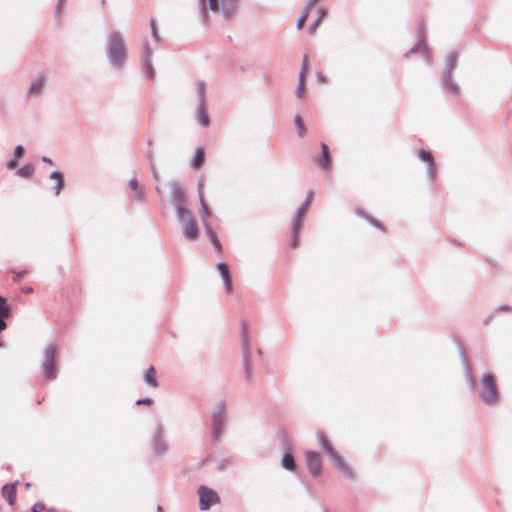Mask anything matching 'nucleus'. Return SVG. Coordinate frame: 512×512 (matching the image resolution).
I'll return each instance as SVG.
<instances>
[{
	"label": "nucleus",
	"mask_w": 512,
	"mask_h": 512,
	"mask_svg": "<svg viewBox=\"0 0 512 512\" xmlns=\"http://www.w3.org/2000/svg\"><path fill=\"white\" fill-rule=\"evenodd\" d=\"M169 187L170 201L175 208V215L178 222L181 224L183 235L188 241H195L198 237V229L195 219L193 218L190 209L187 207L185 186L171 180L169 182Z\"/></svg>",
	"instance_id": "nucleus-1"
},
{
	"label": "nucleus",
	"mask_w": 512,
	"mask_h": 512,
	"mask_svg": "<svg viewBox=\"0 0 512 512\" xmlns=\"http://www.w3.org/2000/svg\"><path fill=\"white\" fill-rule=\"evenodd\" d=\"M105 54L109 65L115 71H121L127 62V45L124 35L118 30H111L105 41Z\"/></svg>",
	"instance_id": "nucleus-2"
},
{
	"label": "nucleus",
	"mask_w": 512,
	"mask_h": 512,
	"mask_svg": "<svg viewBox=\"0 0 512 512\" xmlns=\"http://www.w3.org/2000/svg\"><path fill=\"white\" fill-rule=\"evenodd\" d=\"M239 0H199V10L203 21L208 20V10L220 11L223 18H231L237 10Z\"/></svg>",
	"instance_id": "nucleus-3"
},
{
	"label": "nucleus",
	"mask_w": 512,
	"mask_h": 512,
	"mask_svg": "<svg viewBox=\"0 0 512 512\" xmlns=\"http://www.w3.org/2000/svg\"><path fill=\"white\" fill-rule=\"evenodd\" d=\"M227 407L226 401L221 399L216 402L211 411V438L218 441L222 438L227 427Z\"/></svg>",
	"instance_id": "nucleus-4"
},
{
	"label": "nucleus",
	"mask_w": 512,
	"mask_h": 512,
	"mask_svg": "<svg viewBox=\"0 0 512 512\" xmlns=\"http://www.w3.org/2000/svg\"><path fill=\"white\" fill-rule=\"evenodd\" d=\"M480 400L487 406H495L499 401V394L494 376L490 372H486L480 379V387L478 389Z\"/></svg>",
	"instance_id": "nucleus-5"
},
{
	"label": "nucleus",
	"mask_w": 512,
	"mask_h": 512,
	"mask_svg": "<svg viewBox=\"0 0 512 512\" xmlns=\"http://www.w3.org/2000/svg\"><path fill=\"white\" fill-rule=\"evenodd\" d=\"M197 105L194 112V118L198 124L207 128L210 125V118L207 112L208 100L206 92V82L199 81L196 88Z\"/></svg>",
	"instance_id": "nucleus-6"
},
{
	"label": "nucleus",
	"mask_w": 512,
	"mask_h": 512,
	"mask_svg": "<svg viewBox=\"0 0 512 512\" xmlns=\"http://www.w3.org/2000/svg\"><path fill=\"white\" fill-rule=\"evenodd\" d=\"M43 359L41 361L40 367L42 370V376L47 380H54L56 378V367H55V357H56V344L49 343L45 346L43 350Z\"/></svg>",
	"instance_id": "nucleus-7"
},
{
	"label": "nucleus",
	"mask_w": 512,
	"mask_h": 512,
	"mask_svg": "<svg viewBox=\"0 0 512 512\" xmlns=\"http://www.w3.org/2000/svg\"><path fill=\"white\" fill-rule=\"evenodd\" d=\"M417 156L420 161L425 163L426 177L430 184L434 185L437 180V164L432 152L425 149H419Z\"/></svg>",
	"instance_id": "nucleus-8"
},
{
	"label": "nucleus",
	"mask_w": 512,
	"mask_h": 512,
	"mask_svg": "<svg viewBox=\"0 0 512 512\" xmlns=\"http://www.w3.org/2000/svg\"><path fill=\"white\" fill-rule=\"evenodd\" d=\"M165 429L164 426L160 423L156 424L153 433H152V443L151 449L155 455L161 456L164 455L167 450V444L164 439Z\"/></svg>",
	"instance_id": "nucleus-9"
},
{
	"label": "nucleus",
	"mask_w": 512,
	"mask_h": 512,
	"mask_svg": "<svg viewBox=\"0 0 512 512\" xmlns=\"http://www.w3.org/2000/svg\"><path fill=\"white\" fill-rule=\"evenodd\" d=\"M198 495L201 510H208L212 505L217 504L220 501L217 492L204 485H201L198 488Z\"/></svg>",
	"instance_id": "nucleus-10"
},
{
	"label": "nucleus",
	"mask_w": 512,
	"mask_h": 512,
	"mask_svg": "<svg viewBox=\"0 0 512 512\" xmlns=\"http://www.w3.org/2000/svg\"><path fill=\"white\" fill-rule=\"evenodd\" d=\"M48 79L45 75H37L32 79L30 85L27 88L26 96L29 99H37L41 97L47 85Z\"/></svg>",
	"instance_id": "nucleus-11"
},
{
	"label": "nucleus",
	"mask_w": 512,
	"mask_h": 512,
	"mask_svg": "<svg viewBox=\"0 0 512 512\" xmlns=\"http://www.w3.org/2000/svg\"><path fill=\"white\" fill-rule=\"evenodd\" d=\"M306 462L309 472L312 476L317 477L322 472V463L320 454L314 451H307Z\"/></svg>",
	"instance_id": "nucleus-12"
},
{
	"label": "nucleus",
	"mask_w": 512,
	"mask_h": 512,
	"mask_svg": "<svg viewBox=\"0 0 512 512\" xmlns=\"http://www.w3.org/2000/svg\"><path fill=\"white\" fill-rule=\"evenodd\" d=\"M313 196H314V192L312 190H309L306 195L305 201L296 210L295 215L293 217L295 230L300 228L301 223H302V217L306 213V211L313 199Z\"/></svg>",
	"instance_id": "nucleus-13"
},
{
	"label": "nucleus",
	"mask_w": 512,
	"mask_h": 512,
	"mask_svg": "<svg viewBox=\"0 0 512 512\" xmlns=\"http://www.w3.org/2000/svg\"><path fill=\"white\" fill-rule=\"evenodd\" d=\"M441 84L443 89L451 94L452 96H457L460 93V87L458 83L452 78V73H448V76L446 73L441 74Z\"/></svg>",
	"instance_id": "nucleus-14"
},
{
	"label": "nucleus",
	"mask_w": 512,
	"mask_h": 512,
	"mask_svg": "<svg viewBox=\"0 0 512 512\" xmlns=\"http://www.w3.org/2000/svg\"><path fill=\"white\" fill-rule=\"evenodd\" d=\"M241 348L243 357L247 359L251 355V334L245 323L241 324Z\"/></svg>",
	"instance_id": "nucleus-15"
},
{
	"label": "nucleus",
	"mask_w": 512,
	"mask_h": 512,
	"mask_svg": "<svg viewBox=\"0 0 512 512\" xmlns=\"http://www.w3.org/2000/svg\"><path fill=\"white\" fill-rule=\"evenodd\" d=\"M331 460L333 461L334 467L343 474L347 479H353L354 478V472L352 468L347 465L341 456L337 453L334 455Z\"/></svg>",
	"instance_id": "nucleus-16"
},
{
	"label": "nucleus",
	"mask_w": 512,
	"mask_h": 512,
	"mask_svg": "<svg viewBox=\"0 0 512 512\" xmlns=\"http://www.w3.org/2000/svg\"><path fill=\"white\" fill-rule=\"evenodd\" d=\"M217 269L224 282L226 292L231 293L233 290V283L228 265L224 262H220L217 264Z\"/></svg>",
	"instance_id": "nucleus-17"
},
{
	"label": "nucleus",
	"mask_w": 512,
	"mask_h": 512,
	"mask_svg": "<svg viewBox=\"0 0 512 512\" xmlns=\"http://www.w3.org/2000/svg\"><path fill=\"white\" fill-rule=\"evenodd\" d=\"M129 188L134 192L135 198L138 202H144L146 199V191L144 186L140 185L136 178H131L128 182Z\"/></svg>",
	"instance_id": "nucleus-18"
},
{
	"label": "nucleus",
	"mask_w": 512,
	"mask_h": 512,
	"mask_svg": "<svg viewBox=\"0 0 512 512\" xmlns=\"http://www.w3.org/2000/svg\"><path fill=\"white\" fill-rule=\"evenodd\" d=\"M17 484L18 482L16 481L14 483L5 484L2 487V494L4 498L7 500L8 504L11 506L14 505L16 501Z\"/></svg>",
	"instance_id": "nucleus-19"
},
{
	"label": "nucleus",
	"mask_w": 512,
	"mask_h": 512,
	"mask_svg": "<svg viewBox=\"0 0 512 512\" xmlns=\"http://www.w3.org/2000/svg\"><path fill=\"white\" fill-rule=\"evenodd\" d=\"M462 362L464 365V378L467 383V386L470 390H474L476 386V381L472 373V369L469 365L467 356L465 354H462Z\"/></svg>",
	"instance_id": "nucleus-20"
},
{
	"label": "nucleus",
	"mask_w": 512,
	"mask_h": 512,
	"mask_svg": "<svg viewBox=\"0 0 512 512\" xmlns=\"http://www.w3.org/2000/svg\"><path fill=\"white\" fill-rule=\"evenodd\" d=\"M458 56V52L456 51H451L446 55L442 73H446L447 75L448 73H453L457 64Z\"/></svg>",
	"instance_id": "nucleus-21"
},
{
	"label": "nucleus",
	"mask_w": 512,
	"mask_h": 512,
	"mask_svg": "<svg viewBox=\"0 0 512 512\" xmlns=\"http://www.w3.org/2000/svg\"><path fill=\"white\" fill-rule=\"evenodd\" d=\"M317 164L319 167L325 170H329L331 167L330 151L325 143L321 144V157Z\"/></svg>",
	"instance_id": "nucleus-22"
},
{
	"label": "nucleus",
	"mask_w": 512,
	"mask_h": 512,
	"mask_svg": "<svg viewBox=\"0 0 512 512\" xmlns=\"http://www.w3.org/2000/svg\"><path fill=\"white\" fill-rule=\"evenodd\" d=\"M317 439H318L319 445L324 449V451L330 457V459L338 453L333 448L332 444L330 443V441L326 438V436L323 433H317Z\"/></svg>",
	"instance_id": "nucleus-23"
},
{
	"label": "nucleus",
	"mask_w": 512,
	"mask_h": 512,
	"mask_svg": "<svg viewBox=\"0 0 512 512\" xmlns=\"http://www.w3.org/2000/svg\"><path fill=\"white\" fill-rule=\"evenodd\" d=\"M49 178L55 181L54 194L58 196L64 188V176L60 171H53L50 173Z\"/></svg>",
	"instance_id": "nucleus-24"
},
{
	"label": "nucleus",
	"mask_w": 512,
	"mask_h": 512,
	"mask_svg": "<svg viewBox=\"0 0 512 512\" xmlns=\"http://www.w3.org/2000/svg\"><path fill=\"white\" fill-rule=\"evenodd\" d=\"M415 53H421L425 60L428 61L429 60V50L426 46V44L424 43L423 40H420L418 43H416L406 54L405 56L406 57H409L410 55L412 54H415Z\"/></svg>",
	"instance_id": "nucleus-25"
},
{
	"label": "nucleus",
	"mask_w": 512,
	"mask_h": 512,
	"mask_svg": "<svg viewBox=\"0 0 512 512\" xmlns=\"http://www.w3.org/2000/svg\"><path fill=\"white\" fill-rule=\"evenodd\" d=\"M202 223H203V226L205 227L206 234H207L212 246L216 249V251L219 252L221 249V244H220V241L218 240L216 234L212 230L208 221H206L205 219H202Z\"/></svg>",
	"instance_id": "nucleus-26"
},
{
	"label": "nucleus",
	"mask_w": 512,
	"mask_h": 512,
	"mask_svg": "<svg viewBox=\"0 0 512 512\" xmlns=\"http://www.w3.org/2000/svg\"><path fill=\"white\" fill-rule=\"evenodd\" d=\"M204 159H205L204 149L202 147H197L195 149L194 156L190 162V166L193 169H199L203 165Z\"/></svg>",
	"instance_id": "nucleus-27"
},
{
	"label": "nucleus",
	"mask_w": 512,
	"mask_h": 512,
	"mask_svg": "<svg viewBox=\"0 0 512 512\" xmlns=\"http://www.w3.org/2000/svg\"><path fill=\"white\" fill-rule=\"evenodd\" d=\"M141 70L148 79L152 80L155 77L156 73L151 58H141Z\"/></svg>",
	"instance_id": "nucleus-28"
},
{
	"label": "nucleus",
	"mask_w": 512,
	"mask_h": 512,
	"mask_svg": "<svg viewBox=\"0 0 512 512\" xmlns=\"http://www.w3.org/2000/svg\"><path fill=\"white\" fill-rule=\"evenodd\" d=\"M143 381L150 387H158V381L156 378V371L154 366H150L143 375Z\"/></svg>",
	"instance_id": "nucleus-29"
},
{
	"label": "nucleus",
	"mask_w": 512,
	"mask_h": 512,
	"mask_svg": "<svg viewBox=\"0 0 512 512\" xmlns=\"http://www.w3.org/2000/svg\"><path fill=\"white\" fill-rule=\"evenodd\" d=\"M355 214L361 218H364L365 220H367L372 226H374L375 228L379 229V230H384L383 226L381 223H379L376 219H374L372 216H370L369 214H367L363 209L361 208H356L355 209Z\"/></svg>",
	"instance_id": "nucleus-30"
},
{
	"label": "nucleus",
	"mask_w": 512,
	"mask_h": 512,
	"mask_svg": "<svg viewBox=\"0 0 512 512\" xmlns=\"http://www.w3.org/2000/svg\"><path fill=\"white\" fill-rule=\"evenodd\" d=\"M281 466L288 471H294L296 469V464L294 457L291 453H285L281 458Z\"/></svg>",
	"instance_id": "nucleus-31"
},
{
	"label": "nucleus",
	"mask_w": 512,
	"mask_h": 512,
	"mask_svg": "<svg viewBox=\"0 0 512 512\" xmlns=\"http://www.w3.org/2000/svg\"><path fill=\"white\" fill-rule=\"evenodd\" d=\"M34 173V166L32 164H26L20 167L16 171V175L23 178H28Z\"/></svg>",
	"instance_id": "nucleus-32"
},
{
	"label": "nucleus",
	"mask_w": 512,
	"mask_h": 512,
	"mask_svg": "<svg viewBox=\"0 0 512 512\" xmlns=\"http://www.w3.org/2000/svg\"><path fill=\"white\" fill-rule=\"evenodd\" d=\"M198 196H199V202H200V213L202 215V219H205L207 221V218L209 217V211L204 203V200H203V197H202V193H201V189H200V184L198 185Z\"/></svg>",
	"instance_id": "nucleus-33"
},
{
	"label": "nucleus",
	"mask_w": 512,
	"mask_h": 512,
	"mask_svg": "<svg viewBox=\"0 0 512 512\" xmlns=\"http://www.w3.org/2000/svg\"><path fill=\"white\" fill-rule=\"evenodd\" d=\"M294 123L297 127L298 136L303 137L306 133V128L300 115L295 116Z\"/></svg>",
	"instance_id": "nucleus-34"
},
{
	"label": "nucleus",
	"mask_w": 512,
	"mask_h": 512,
	"mask_svg": "<svg viewBox=\"0 0 512 512\" xmlns=\"http://www.w3.org/2000/svg\"><path fill=\"white\" fill-rule=\"evenodd\" d=\"M10 314V308L7 300L0 295V316H8Z\"/></svg>",
	"instance_id": "nucleus-35"
},
{
	"label": "nucleus",
	"mask_w": 512,
	"mask_h": 512,
	"mask_svg": "<svg viewBox=\"0 0 512 512\" xmlns=\"http://www.w3.org/2000/svg\"><path fill=\"white\" fill-rule=\"evenodd\" d=\"M300 230H301V227L298 228L297 230H295V228H294V220H292V236H291V240H290L291 241L290 245H291V247L293 249L297 248V245H298L297 244V242H298V236L297 235L300 232Z\"/></svg>",
	"instance_id": "nucleus-36"
},
{
	"label": "nucleus",
	"mask_w": 512,
	"mask_h": 512,
	"mask_svg": "<svg viewBox=\"0 0 512 512\" xmlns=\"http://www.w3.org/2000/svg\"><path fill=\"white\" fill-rule=\"evenodd\" d=\"M141 58H152V50L146 40L143 42V52Z\"/></svg>",
	"instance_id": "nucleus-37"
},
{
	"label": "nucleus",
	"mask_w": 512,
	"mask_h": 512,
	"mask_svg": "<svg viewBox=\"0 0 512 512\" xmlns=\"http://www.w3.org/2000/svg\"><path fill=\"white\" fill-rule=\"evenodd\" d=\"M250 357H251V355H249L247 357V359L243 357V363H244L245 373H246L247 378H250L252 375V369L250 367Z\"/></svg>",
	"instance_id": "nucleus-38"
},
{
	"label": "nucleus",
	"mask_w": 512,
	"mask_h": 512,
	"mask_svg": "<svg viewBox=\"0 0 512 512\" xmlns=\"http://www.w3.org/2000/svg\"><path fill=\"white\" fill-rule=\"evenodd\" d=\"M150 24H151V34H152V37H153V39L156 42H158L160 40V36H159L158 31H157V29L155 27V21L152 19L150 21Z\"/></svg>",
	"instance_id": "nucleus-39"
},
{
	"label": "nucleus",
	"mask_w": 512,
	"mask_h": 512,
	"mask_svg": "<svg viewBox=\"0 0 512 512\" xmlns=\"http://www.w3.org/2000/svg\"><path fill=\"white\" fill-rule=\"evenodd\" d=\"M304 93H305V84L298 83L296 91H295L296 97L301 99L304 97Z\"/></svg>",
	"instance_id": "nucleus-40"
},
{
	"label": "nucleus",
	"mask_w": 512,
	"mask_h": 512,
	"mask_svg": "<svg viewBox=\"0 0 512 512\" xmlns=\"http://www.w3.org/2000/svg\"><path fill=\"white\" fill-rule=\"evenodd\" d=\"M25 153V149L22 145H17L15 148H14V155H15V158H19V157H22Z\"/></svg>",
	"instance_id": "nucleus-41"
},
{
	"label": "nucleus",
	"mask_w": 512,
	"mask_h": 512,
	"mask_svg": "<svg viewBox=\"0 0 512 512\" xmlns=\"http://www.w3.org/2000/svg\"><path fill=\"white\" fill-rule=\"evenodd\" d=\"M45 509V505L44 503L42 502H37L35 503L32 508H31V511L32 512H42V510Z\"/></svg>",
	"instance_id": "nucleus-42"
},
{
	"label": "nucleus",
	"mask_w": 512,
	"mask_h": 512,
	"mask_svg": "<svg viewBox=\"0 0 512 512\" xmlns=\"http://www.w3.org/2000/svg\"><path fill=\"white\" fill-rule=\"evenodd\" d=\"M320 24V20L316 19L308 28V33L313 34Z\"/></svg>",
	"instance_id": "nucleus-43"
},
{
	"label": "nucleus",
	"mask_w": 512,
	"mask_h": 512,
	"mask_svg": "<svg viewBox=\"0 0 512 512\" xmlns=\"http://www.w3.org/2000/svg\"><path fill=\"white\" fill-rule=\"evenodd\" d=\"M149 161H150V169H151L152 177L157 181V180H159V174H158L157 170L155 169L150 158H149Z\"/></svg>",
	"instance_id": "nucleus-44"
},
{
	"label": "nucleus",
	"mask_w": 512,
	"mask_h": 512,
	"mask_svg": "<svg viewBox=\"0 0 512 512\" xmlns=\"http://www.w3.org/2000/svg\"><path fill=\"white\" fill-rule=\"evenodd\" d=\"M153 403V400L151 398H142L136 401L137 405L145 404V405H151Z\"/></svg>",
	"instance_id": "nucleus-45"
},
{
	"label": "nucleus",
	"mask_w": 512,
	"mask_h": 512,
	"mask_svg": "<svg viewBox=\"0 0 512 512\" xmlns=\"http://www.w3.org/2000/svg\"><path fill=\"white\" fill-rule=\"evenodd\" d=\"M17 165V159L16 158H13V159H10L7 163H6V166L8 169H14Z\"/></svg>",
	"instance_id": "nucleus-46"
},
{
	"label": "nucleus",
	"mask_w": 512,
	"mask_h": 512,
	"mask_svg": "<svg viewBox=\"0 0 512 512\" xmlns=\"http://www.w3.org/2000/svg\"><path fill=\"white\" fill-rule=\"evenodd\" d=\"M307 72L300 71L298 76V83L305 84V75Z\"/></svg>",
	"instance_id": "nucleus-47"
},
{
	"label": "nucleus",
	"mask_w": 512,
	"mask_h": 512,
	"mask_svg": "<svg viewBox=\"0 0 512 512\" xmlns=\"http://www.w3.org/2000/svg\"><path fill=\"white\" fill-rule=\"evenodd\" d=\"M5 317L6 316H0V332H2L7 326V324L4 320Z\"/></svg>",
	"instance_id": "nucleus-48"
},
{
	"label": "nucleus",
	"mask_w": 512,
	"mask_h": 512,
	"mask_svg": "<svg viewBox=\"0 0 512 512\" xmlns=\"http://www.w3.org/2000/svg\"><path fill=\"white\" fill-rule=\"evenodd\" d=\"M318 12H319V15H318L317 19H319L321 21V19L326 15V10L322 7H319Z\"/></svg>",
	"instance_id": "nucleus-49"
},
{
	"label": "nucleus",
	"mask_w": 512,
	"mask_h": 512,
	"mask_svg": "<svg viewBox=\"0 0 512 512\" xmlns=\"http://www.w3.org/2000/svg\"><path fill=\"white\" fill-rule=\"evenodd\" d=\"M26 273H27L26 270H22V271L15 273L14 279L18 280V279L22 278Z\"/></svg>",
	"instance_id": "nucleus-50"
},
{
	"label": "nucleus",
	"mask_w": 512,
	"mask_h": 512,
	"mask_svg": "<svg viewBox=\"0 0 512 512\" xmlns=\"http://www.w3.org/2000/svg\"><path fill=\"white\" fill-rule=\"evenodd\" d=\"M300 71L307 72V56L306 55L303 57L302 67H301Z\"/></svg>",
	"instance_id": "nucleus-51"
},
{
	"label": "nucleus",
	"mask_w": 512,
	"mask_h": 512,
	"mask_svg": "<svg viewBox=\"0 0 512 512\" xmlns=\"http://www.w3.org/2000/svg\"><path fill=\"white\" fill-rule=\"evenodd\" d=\"M317 81L320 83V84H325L326 83V77L322 74H318L317 75Z\"/></svg>",
	"instance_id": "nucleus-52"
},
{
	"label": "nucleus",
	"mask_w": 512,
	"mask_h": 512,
	"mask_svg": "<svg viewBox=\"0 0 512 512\" xmlns=\"http://www.w3.org/2000/svg\"><path fill=\"white\" fill-rule=\"evenodd\" d=\"M41 160H42L43 162H45V163H48V164H50V165H53V161H52V159H51V158H49V157H47V156H43V157L41 158Z\"/></svg>",
	"instance_id": "nucleus-53"
},
{
	"label": "nucleus",
	"mask_w": 512,
	"mask_h": 512,
	"mask_svg": "<svg viewBox=\"0 0 512 512\" xmlns=\"http://www.w3.org/2000/svg\"><path fill=\"white\" fill-rule=\"evenodd\" d=\"M498 310H502V311H510L511 310V307L508 306V305H501L497 308Z\"/></svg>",
	"instance_id": "nucleus-54"
},
{
	"label": "nucleus",
	"mask_w": 512,
	"mask_h": 512,
	"mask_svg": "<svg viewBox=\"0 0 512 512\" xmlns=\"http://www.w3.org/2000/svg\"><path fill=\"white\" fill-rule=\"evenodd\" d=\"M64 3H65V0H58V4L56 6V13L59 11L60 6L63 5Z\"/></svg>",
	"instance_id": "nucleus-55"
},
{
	"label": "nucleus",
	"mask_w": 512,
	"mask_h": 512,
	"mask_svg": "<svg viewBox=\"0 0 512 512\" xmlns=\"http://www.w3.org/2000/svg\"><path fill=\"white\" fill-rule=\"evenodd\" d=\"M31 292H32V288H30V287L24 289L25 294H29Z\"/></svg>",
	"instance_id": "nucleus-56"
},
{
	"label": "nucleus",
	"mask_w": 512,
	"mask_h": 512,
	"mask_svg": "<svg viewBox=\"0 0 512 512\" xmlns=\"http://www.w3.org/2000/svg\"><path fill=\"white\" fill-rule=\"evenodd\" d=\"M155 190H156V193H157V194L161 195V193H162V192H161V190H160V188H159V187H156V189H155Z\"/></svg>",
	"instance_id": "nucleus-57"
},
{
	"label": "nucleus",
	"mask_w": 512,
	"mask_h": 512,
	"mask_svg": "<svg viewBox=\"0 0 512 512\" xmlns=\"http://www.w3.org/2000/svg\"><path fill=\"white\" fill-rule=\"evenodd\" d=\"M157 510H158V512H162V507H161V506H158V507H157Z\"/></svg>",
	"instance_id": "nucleus-58"
},
{
	"label": "nucleus",
	"mask_w": 512,
	"mask_h": 512,
	"mask_svg": "<svg viewBox=\"0 0 512 512\" xmlns=\"http://www.w3.org/2000/svg\"><path fill=\"white\" fill-rule=\"evenodd\" d=\"M26 488H29L30 487V484L29 483H26L25 484Z\"/></svg>",
	"instance_id": "nucleus-59"
}]
</instances>
